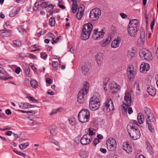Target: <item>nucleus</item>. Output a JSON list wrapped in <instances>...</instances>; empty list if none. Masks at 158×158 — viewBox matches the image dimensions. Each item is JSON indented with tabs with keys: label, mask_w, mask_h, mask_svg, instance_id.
Returning a JSON list of instances; mask_svg holds the SVG:
<instances>
[{
	"label": "nucleus",
	"mask_w": 158,
	"mask_h": 158,
	"mask_svg": "<svg viewBox=\"0 0 158 158\" xmlns=\"http://www.w3.org/2000/svg\"><path fill=\"white\" fill-rule=\"evenodd\" d=\"M114 107V105L112 100L110 99H108L105 103L103 109L108 111H110L113 110Z\"/></svg>",
	"instance_id": "obj_12"
},
{
	"label": "nucleus",
	"mask_w": 158,
	"mask_h": 158,
	"mask_svg": "<svg viewBox=\"0 0 158 158\" xmlns=\"http://www.w3.org/2000/svg\"><path fill=\"white\" fill-rule=\"evenodd\" d=\"M84 6L83 5H81V6H80L78 8V11L79 12L81 11V12H84Z\"/></svg>",
	"instance_id": "obj_46"
},
{
	"label": "nucleus",
	"mask_w": 158,
	"mask_h": 158,
	"mask_svg": "<svg viewBox=\"0 0 158 158\" xmlns=\"http://www.w3.org/2000/svg\"><path fill=\"white\" fill-rule=\"evenodd\" d=\"M58 62L56 61H53L52 63V66L54 68H56L58 66Z\"/></svg>",
	"instance_id": "obj_51"
},
{
	"label": "nucleus",
	"mask_w": 158,
	"mask_h": 158,
	"mask_svg": "<svg viewBox=\"0 0 158 158\" xmlns=\"http://www.w3.org/2000/svg\"><path fill=\"white\" fill-rule=\"evenodd\" d=\"M147 91L148 94L152 96H154L156 94V90L154 88L151 87L147 88Z\"/></svg>",
	"instance_id": "obj_27"
},
{
	"label": "nucleus",
	"mask_w": 158,
	"mask_h": 158,
	"mask_svg": "<svg viewBox=\"0 0 158 158\" xmlns=\"http://www.w3.org/2000/svg\"><path fill=\"white\" fill-rule=\"evenodd\" d=\"M69 124L72 126H74L76 124V120L74 118H71L69 119Z\"/></svg>",
	"instance_id": "obj_40"
},
{
	"label": "nucleus",
	"mask_w": 158,
	"mask_h": 158,
	"mask_svg": "<svg viewBox=\"0 0 158 158\" xmlns=\"http://www.w3.org/2000/svg\"><path fill=\"white\" fill-rule=\"evenodd\" d=\"M48 7L50 8V10H52L53 9L54 6L52 4H49L48 5L47 7Z\"/></svg>",
	"instance_id": "obj_58"
},
{
	"label": "nucleus",
	"mask_w": 158,
	"mask_h": 158,
	"mask_svg": "<svg viewBox=\"0 0 158 158\" xmlns=\"http://www.w3.org/2000/svg\"><path fill=\"white\" fill-rule=\"evenodd\" d=\"M86 152H81L79 153V155L80 157L82 158H85L86 156L85 155H83V154L85 155Z\"/></svg>",
	"instance_id": "obj_50"
},
{
	"label": "nucleus",
	"mask_w": 158,
	"mask_h": 158,
	"mask_svg": "<svg viewBox=\"0 0 158 158\" xmlns=\"http://www.w3.org/2000/svg\"><path fill=\"white\" fill-rule=\"evenodd\" d=\"M30 69L28 66H27L25 70V73L27 75L29 76L30 74Z\"/></svg>",
	"instance_id": "obj_45"
},
{
	"label": "nucleus",
	"mask_w": 158,
	"mask_h": 158,
	"mask_svg": "<svg viewBox=\"0 0 158 158\" xmlns=\"http://www.w3.org/2000/svg\"><path fill=\"white\" fill-rule=\"evenodd\" d=\"M137 119L139 123V124H143L144 121V116L141 113H139L138 114Z\"/></svg>",
	"instance_id": "obj_28"
},
{
	"label": "nucleus",
	"mask_w": 158,
	"mask_h": 158,
	"mask_svg": "<svg viewBox=\"0 0 158 158\" xmlns=\"http://www.w3.org/2000/svg\"><path fill=\"white\" fill-rule=\"evenodd\" d=\"M15 135L14 133H13L11 131H8L6 133V135L8 136H10L12 134Z\"/></svg>",
	"instance_id": "obj_54"
},
{
	"label": "nucleus",
	"mask_w": 158,
	"mask_h": 158,
	"mask_svg": "<svg viewBox=\"0 0 158 158\" xmlns=\"http://www.w3.org/2000/svg\"><path fill=\"white\" fill-rule=\"evenodd\" d=\"M19 32L22 35L23 34L24 32L23 29L22 28H19L18 29Z\"/></svg>",
	"instance_id": "obj_64"
},
{
	"label": "nucleus",
	"mask_w": 158,
	"mask_h": 158,
	"mask_svg": "<svg viewBox=\"0 0 158 158\" xmlns=\"http://www.w3.org/2000/svg\"><path fill=\"white\" fill-rule=\"evenodd\" d=\"M95 59L99 67L101 66L103 59L102 54L100 52L97 53L95 55Z\"/></svg>",
	"instance_id": "obj_17"
},
{
	"label": "nucleus",
	"mask_w": 158,
	"mask_h": 158,
	"mask_svg": "<svg viewBox=\"0 0 158 158\" xmlns=\"http://www.w3.org/2000/svg\"><path fill=\"white\" fill-rule=\"evenodd\" d=\"M6 114L8 115H10L11 114V112L10 110L9 109H7L6 110Z\"/></svg>",
	"instance_id": "obj_63"
},
{
	"label": "nucleus",
	"mask_w": 158,
	"mask_h": 158,
	"mask_svg": "<svg viewBox=\"0 0 158 158\" xmlns=\"http://www.w3.org/2000/svg\"><path fill=\"white\" fill-rule=\"evenodd\" d=\"M127 72L128 77L130 79L133 78L135 76V74L133 68L132 67L129 66L127 68Z\"/></svg>",
	"instance_id": "obj_19"
},
{
	"label": "nucleus",
	"mask_w": 158,
	"mask_h": 158,
	"mask_svg": "<svg viewBox=\"0 0 158 158\" xmlns=\"http://www.w3.org/2000/svg\"><path fill=\"white\" fill-rule=\"evenodd\" d=\"M147 148L149 151H151L152 150V146L149 143H147Z\"/></svg>",
	"instance_id": "obj_47"
},
{
	"label": "nucleus",
	"mask_w": 158,
	"mask_h": 158,
	"mask_svg": "<svg viewBox=\"0 0 158 158\" xmlns=\"http://www.w3.org/2000/svg\"><path fill=\"white\" fill-rule=\"evenodd\" d=\"M20 71L21 69L19 67H17L15 71V72L18 74H19L20 73Z\"/></svg>",
	"instance_id": "obj_53"
},
{
	"label": "nucleus",
	"mask_w": 158,
	"mask_h": 158,
	"mask_svg": "<svg viewBox=\"0 0 158 158\" xmlns=\"http://www.w3.org/2000/svg\"><path fill=\"white\" fill-rule=\"evenodd\" d=\"M100 151L103 153H106V150L105 148H101Z\"/></svg>",
	"instance_id": "obj_61"
},
{
	"label": "nucleus",
	"mask_w": 158,
	"mask_h": 158,
	"mask_svg": "<svg viewBox=\"0 0 158 158\" xmlns=\"http://www.w3.org/2000/svg\"><path fill=\"white\" fill-rule=\"evenodd\" d=\"M93 28L92 24L90 23L84 25L81 36L83 40H85L89 38Z\"/></svg>",
	"instance_id": "obj_5"
},
{
	"label": "nucleus",
	"mask_w": 158,
	"mask_h": 158,
	"mask_svg": "<svg viewBox=\"0 0 158 158\" xmlns=\"http://www.w3.org/2000/svg\"><path fill=\"white\" fill-rule=\"evenodd\" d=\"M140 83V81H137L135 82L134 87L137 90H139V86Z\"/></svg>",
	"instance_id": "obj_38"
},
{
	"label": "nucleus",
	"mask_w": 158,
	"mask_h": 158,
	"mask_svg": "<svg viewBox=\"0 0 158 158\" xmlns=\"http://www.w3.org/2000/svg\"><path fill=\"white\" fill-rule=\"evenodd\" d=\"M79 0H72L73 2L72 6V11L73 13H75L77 11L78 8L77 2Z\"/></svg>",
	"instance_id": "obj_22"
},
{
	"label": "nucleus",
	"mask_w": 158,
	"mask_h": 158,
	"mask_svg": "<svg viewBox=\"0 0 158 158\" xmlns=\"http://www.w3.org/2000/svg\"><path fill=\"white\" fill-rule=\"evenodd\" d=\"M127 129L132 139L136 140L140 138L141 134L139 130L137 127H134L132 124H129L127 126Z\"/></svg>",
	"instance_id": "obj_2"
},
{
	"label": "nucleus",
	"mask_w": 158,
	"mask_h": 158,
	"mask_svg": "<svg viewBox=\"0 0 158 158\" xmlns=\"http://www.w3.org/2000/svg\"><path fill=\"white\" fill-rule=\"evenodd\" d=\"M27 98H28L30 101H31L33 102H37L38 100H36L34 97L31 96H28L27 97Z\"/></svg>",
	"instance_id": "obj_42"
},
{
	"label": "nucleus",
	"mask_w": 158,
	"mask_h": 158,
	"mask_svg": "<svg viewBox=\"0 0 158 158\" xmlns=\"http://www.w3.org/2000/svg\"><path fill=\"white\" fill-rule=\"evenodd\" d=\"M6 73L5 69L3 68V70L0 71V79L6 80L9 78L6 77Z\"/></svg>",
	"instance_id": "obj_29"
},
{
	"label": "nucleus",
	"mask_w": 158,
	"mask_h": 158,
	"mask_svg": "<svg viewBox=\"0 0 158 158\" xmlns=\"http://www.w3.org/2000/svg\"><path fill=\"white\" fill-rule=\"evenodd\" d=\"M144 112L146 115L147 118H149L154 116L153 114L151 112V110L148 108L145 107L144 110Z\"/></svg>",
	"instance_id": "obj_24"
},
{
	"label": "nucleus",
	"mask_w": 158,
	"mask_h": 158,
	"mask_svg": "<svg viewBox=\"0 0 158 158\" xmlns=\"http://www.w3.org/2000/svg\"><path fill=\"white\" fill-rule=\"evenodd\" d=\"M100 140L98 138H95L93 142V143L94 145L95 146H96L97 144L99 142Z\"/></svg>",
	"instance_id": "obj_49"
},
{
	"label": "nucleus",
	"mask_w": 158,
	"mask_h": 158,
	"mask_svg": "<svg viewBox=\"0 0 158 158\" xmlns=\"http://www.w3.org/2000/svg\"><path fill=\"white\" fill-rule=\"evenodd\" d=\"M101 15V10L98 8H95L91 11L89 17L93 20H96L99 19Z\"/></svg>",
	"instance_id": "obj_9"
},
{
	"label": "nucleus",
	"mask_w": 158,
	"mask_h": 158,
	"mask_svg": "<svg viewBox=\"0 0 158 158\" xmlns=\"http://www.w3.org/2000/svg\"><path fill=\"white\" fill-rule=\"evenodd\" d=\"M123 149L128 153H129L132 152V149L131 148L129 144L127 143H126L123 146Z\"/></svg>",
	"instance_id": "obj_26"
},
{
	"label": "nucleus",
	"mask_w": 158,
	"mask_h": 158,
	"mask_svg": "<svg viewBox=\"0 0 158 158\" xmlns=\"http://www.w3.org/2000/svg\"><path fill=\"white\" fill-rule=\"evenodd\" d=\"M29 145V143L28 142H26L20 144L19 146V147L21 150H23L27 148Z\"/></svg>",
	"instance_id": "obj_35"
},
{
	"label": "nucleus",
	"mask_w": 158,
	"mask_h": 158,
	"mask_svg": "<svg viewBox=\"0 0 158 158\" xmlns=\"http://www.w3.org/2000/svg\"><path fill=\"white\" fill-rule=\"evenodd\" d=\"M46 81L47 83L49 84L52 83L51 80L49 78H46Z\"/></svg>",
	"instance_id": "obj_57"
},
{
	"label": "nucleus",
	"mask_w": 158,
	"mask_h": 158,
	"mask_svg": "<svg viewBox=\"0 0 158 158\" xmlns=\"http://www.w3.org/2000/svg\"><path fill=\"white\" fill-rule=\"evenodd\" d=\"M146 123L149 130L151 132L154 131V127L156 125V119L154 116L147 118Z\"/></svg>",
	"instance_id": "obj_8"
},
{
	"label": "nucleus",
	"mask_w": 158,
	"mask_h": 158,
	"mask_svg": "<svg viewBox=\"0 0 158 158\" xmlns=\"http://www.w3.org/2000/svg\"><path fill=\"white\" fill-rule=\"evenodd\" d=\"M29 56L30 58L33 59H35L36 58V56L35 55L32 54H30Z\"/></svg>",
	"instance_id": "obj_59"
},
{
	"label": "nucleus",
	"mask_w": 158,
	"mask_h": 158,
	"mask_svg": "<svg viewBox=\"0 0 158 158\" xmlns=\"http://www.w3.org/2000/svg\"><path fill=\"white\" fill-rule=\"evenodd\" d=\"M31 86L35 89L36 88L38 87L37 81L35 80H32L30 81Z\"/></svg>",
	"instance_id": "obj_34"
},
{
	"label": "nucleus",
	"mask_w": 158,
	"mask_h": 158,
	"mask_svg": "<svg viewBox=\"0 0 158 158\" xmlns=\"http://www.w3.org/2000/svg\"><path fill=\"white\" fill-rule=\"evenodd\" d=\"M61 109H57L53 110L52 112L50 113V115H52L54 114H56L60 112L61 111Z\"/></svg>",
	"instance_id": "obj_39"
},
{
	"label": "nucleus",
	"mask_w": 158,
	"mask_h": 158,
	"mask_svg": "<svg viewBox=\"0 0 158 158\" xmlns=\"http://www.w3.org/2000/svg\"><path fill=\"white\" fill-rule=\"evenodd\" d=\"M48 3L45 2H43L41 4V6L42 8L47 7Z\"/></svg>",
	"instance_id": "obj_48"
},
{
	"label": "nucleus",
	"mask_w": 158,
	"mask_h": 158,
	"mask_svg": "<svg viewBox=\"0 0 158 158\" xmlns=\"http://www.w3.org/2000/svg\"><path fill=\"white\" fill-rule=\"evenodd\" d=\"M139 54L140 57L144 60L151 59L152 54L148 50L143 49L140 51Z\"/></svg>",
	"instance_id": "obj_10"
},
{
	"label": "nucleus",
	"mask_w": 158,
	"mask_h": 158,
	"mask_svg": "<svg viewBox=\"0 0 158 158\" xmlns=\"http://www.w3.org/2000/svg\"><path fill=\"white\" fill-rule=\"evenodd\" d=\"M89 134H88V135H89V137L90 138L91 137H90V136H92L93 135H94V133L93 132V131H92L90 130V129H89Z\"/></svg>",
	"instance_id": "obj_55"
},
{
	"label": "nucleus",
	"mask_w": 158,
	"mask_h": 158,
	"mask_svg": "<svg viewBox=\"0 0 158 158\" xmlns=\"http://www.w3.org/2000/svg\"><path fill=\"white\" fill-rule=\"evenodd\" d=\"M92 140V139L89 137L88 134L84 135L81 138L80 142L83 145H86L89 144Z\"/></svg>",
	"instance_id": "obj_13"
},
{
	"label": "nucleus",
	"mask_w": 158,
	"mask_h": 158,
	"mask_svg": "<svg viewBox=\"0 0 158 158\" xmlns=\"http://www.w3.org/2000/svg\"><path fill=\"white\" fill-rule=\"evenodd\" d=\"M60 39V37H57L55 40H53V41L52 42V44L54 43H56L58 42V41L59 39Z\"/></svg>",
	"instance_id": "obj_60"
},
{
	"label": "nucleus",
	"mask_w": 158,
	"mask_h": 158,
	"mask_svg": "<svg viewBox=\"0 0 158 158\" xmlns=\"http://www.w3.org/2000/svg\"><path fill=\"white\" fill-rule=\"evenodd\" d=\"M104 34L103 30H102L101 32L95 30L94 31L92 37L94 40H98L103 37Z\"/></svg>",
	"instance_id": "obj_14"
},
{
	"label": "nucleus",
	"mask_w": 158,
	"mask_h": 158,
	"mask_svg": "<svg viewBox=\"0 0 158 158\" xmlns=\"http://www.w3.org/2000/svg\"><path fill=\"white\" fill-rule=\"evenodd\" d=\"M56 127L55 126H52L50 128V132L52 136L56 134Z\"/></svg>",
	"instance_id": "obj_32"
},
{
	"label": "nucleus",
	"mask_w": 158,
	"mask_h": 158,
	"mask_svg": "<svg viewBox=\"0 0 158 158\" xmlns=\"http://www.w3.org/2000/svg\"><path fill=\"white\" fill-rule=\"evenodd\" d=\"M82 73L86 76H89L90 74L89 69L86 65L83 66L81 68Z\"/></svg>",
	"instance_id": "obj_25"
},
{
	"label": "nucleus",
	"mask_w": 158,
	"mask_h": 158,
	"mask_svg": "<svg viewBox=\"0 0 158 158\" xmlns=\"http://www.w3.org/2000/svg\"><path fill=\"white\" fill-rule=\"evenodd\" d=\"M111 39V38L110 36L108 35L107 38L103 40L100 42V45L102 47H106L110 43Z\"/></svg>",
	"instance_id": "obj_18"
},
{
	"label": "nucleus",
	"mask_w": 158,
	"mask_h": 158,
	"mask_svg": "<svg viewBox=\"0 0 158 158\" xmlns=\"http://www.w3.org/2000/svg\"><path fill=\"white\" fill-rule=\"evenodd\" d=\"M20 111L22 113H26L27 114H28L29 113H31L32 114H35V111L33 110H29L28 111H25L23 110H20Z\"/></svg>",
	"instance_id": "obj_43"
},
{
	"label": "nucleus",
	"mask_w": 158,
	"mask_h": 158,
	"mask_svg": "<svg viewBox=\"0 0 158 158\" xmlns=\"http://www.w3.org/2000/svg\"><path fill=\"white\" fill-rule=\"evenodd\" d=\"M40 56L42 58L46 60L47 57V55L44 52H42L40 53Z\"/></svg>",
	"instance_id": "obj_44"
},
{
	"label": "nucleus",
	"mask_w": 158,
	"mask_h": 158,
	"mask_svg": "<svg viewBox=\"0 0 158 158\" xmlns=\"http://www.w3.org/2000/svg\"><path fill=\"white\" fill-rule=\"evenodd\" d=\"M19 9L18 8H15L10 12V17H13L17 14L19 11Z\"/></svg>",
	"instance_id": "obj_31"
},
{
	"label": "nucleus",
	"mask_w": 158,
	"mask_h": 158,
	"mask_svg": "<svg viewBox=\"0 0 158 158\" xmlns=\"http://www.w3.org/2000/svg\"><path fill=\"white\" fill-rule=\"evenodd\" d=\"M121 42V39L120 37H118L114 40L112 42L111 47L112 48H116L118 47Z\"/></svg>",
	"instance_id": "obj_20"
},
{
	"label": "nucleus",
	"mask_w": 158,
	"mask_h": 158,
	"mask_svg": "<svg viewBox=\"0 0 158 158\" xmlns=\"http://www.w3.org/2000/svg\"><path fill=\"white\" fill-rule=\"evenodd\" d=\"M48 37L51 40H53L55 38L54 35L50 32L48 33Z\"/></svg>",
	"instance_id": "obj_41"
},
{
	"label": "nucleus",
	"mask_w": 158,
	"mask_h": 158,
	"mask_svg": "<svg viewBox=\"0 0 158 158\" xmlns=\"http://www.w3.org/2000/svg\"><path fill=\"white\" fill-rule=\"evenodd\" d=\"M49 25L51 27H53L55 24V19L54 17H52L49 20Z\"/></svg>",
	"instance_id": "obj_33"
},
{
	"label": "nucleus",
	"mask_w": 158,
	"mask_h": 158,
	"mask_svg": "<svg viewBox=\"0 0 158 158\" xmlns=\"http://www.w3.org/2000/svg\"><path fill=\"white\" fill-rule=\"evenodd\" d=\"M150 69L149 64L146 63H142L140 66V71L143 73H146Z\"/></svg>",
	"instance_id": "obj_16"
},
{
	"label": "nucleus",
	"mask_w": 158,
	"mask_h": 158,
	"mask_svg": "<svg viewBox=\"0 0 158 158\" xmlns=\"http://www.w3.org/2000/svg\"><path fill=\"white\" fill-rule=\"evenodd\" d=\"M83 14L84 12H81V11H78L77 15V19L79 20L81 19L83 16Z\"/></svg>",
	"instance_id": "obj_36"
},
{
	"label": "nucleus",
	"mask_w": 158,
	"mask_h": 158,
	"mask_svg": "<svg viewBox=\"0 0 158 158\" xmlns=\"http://www.w3.org/2000/svg\"><path fill=\"white\" fill-rule=\"evenodd\" d=\"M120 15L123 19H126L127 18V15L123 13H120Z\"/></svg>",
	"instance_id": "obj_52"
},
{
	"label": "nucleus",
	"mask_w": 158,
	"mask_h": 158,
	"mask_svg": "<svg viewBox=\"0 0 158 158\" xmlns=\"http://www.w3.org/2000/svg\"><path fill=\"white\" fill-rule=\"evenodd\" d=\"M131 99L130 94L128 92H125L123 101L122 112L124 114L127 113V109L129 114H130L133 112L131 107H129L131 105Z\"/></svg>",
	"instance_id": "obj_1"
},
{
	"label": "nucleus",
	"mask_w": 158,
	"mask_h": 158,
	"mask_svg": "<svg viewBox=\"0 0 158 158\" xmlns=\"http://www.w3.org/2000/svg\"><path fill=\"white\" fill-rule=\"evenodd\" d=\"M20 108L21 109H25L27 108H31L33 107V106L30 104L28 103H21L19 105Z\"/></svg>",
	"instance_id": "obj_23"
},
{
	"label": "nucleus",
	"mask_w": 158,
	"mask_h": 158,
	"mask_svg": "<svg viewBox=\"0 0 158 158\" xmlns=\"http://www.w3.org/2000/svg\"><path fill=\"white\" fill-rule=\"evenodd\" d=\"M120 86L117 85L115 82H114L112 84L110 87V90L111 92L116 93L120 89Z\"/></svg>",
	"instance_id": "obj_21"
},
{
	"label": "nucleus",
	"mask_w": 158,
	"mask_h": 158,
	"mask_svg": "<svg viewBox=\"0 0 158 158\" xmlns=\"http://www.w3.org/2000/svg\"><path fill=\"white\" fill-rule=\"evenodd\" d=\"M138 21L136 19L130 21L128 25L127 31L131 36L135 37L137 35L138 29Z\"/></svg>",
	"instance_id": "obj_3"
},
{
	"label": "nucleus",
	"mask_w": 158,
	"mask_h": 158,
	"mask_svg": "<svg viewBox=\"0 0 158 158\" xmlns=\"http://www.w3.org/2000/svg\"><path fill=\"white\" fill-rule=\"evenodd\" d=\"M17 152V154L19 155L22 157H24L26 156L25 154L23 152H21L19 151V152Z\"/></svg>",
	"instance_id": "obj_56"
},
{
	"label": "nucleus",
	"mask_w": 158,
	"mask_h": 158,
	"mask_svg": "<svg viewBox=\"0 0 158 158\" xmlns=\"http://www.w3.org/2000/svg\"><path fill=\"white\" fill-rule=\"evenodd\" d=\"M89 118V112L87 109L82 110L78 114V118L81 123H84L88 122Z\"/></svg>",
	"instance_id": "obj_6"
},
{
	"label": "nucleus",
	"mask_w": 158,
	"mask_h": 158,
	"mask_svg": "<svg viewBox=\"0 0 158 158\" xmlns=\"http://www.w3.org/2000/svg\"><path fill=\"white\" fill-rule=\"evenodd\" d=\"M84 87L80 91L77 96V100L79 103H82L85 101L84 96L87 94L89 89V84L87 81L83 83Z\"/></svg>",
	"instance_id": "obj_4"
},
{
	"label": "nucleus",
	"mask_w": 158,
	"mask_h": 158,
	"mask_svg": "<svg viewBox=\"0 0 158 158\" xmlns=\"http://www.w3.org/2000/svg\"><path fill=\"white\" fill-rule=\"evenodd\" d=\"M100 102L98 99L95 96H93L90 99L89 106L92 110H95L98 109L100 106Z\"/></svg>",
	"instance_id": "obj_7"
},
{
	"label": "nucleus",
	"mask_w": 158,
	"mask_h": 158,
	"mask_svg": "<svg viewBox=\"0 0 158 158\" xmlns=\"http://www.w3.org/2000/svg\"><path fill=\"white\" fill-rule=\"evenodd\" d=\"M106 143L108 149L110 150L114 149L116 146L115 140L112 138L108 139L106 140Z\"/></svg>",
	"instance_id": "obj_11"
},
{
	"label": "nucleus",
	"mask_w": 158,
	"mask_h": 158,
	"mask_svg": "<svg viewBox=\"0 0 158 158\" xmlns=\"http://www.w3.org/2000/svg\"><path fill=\"white\" fill-rule=\"evenodd\" d=\"M145 32L144 31L141 32L140 36L139 37L137 42V45L139 46H143L145 43Z\"/></svg>",
	"instance_id": "obj_15"
},
{
	"label": "nucleus",
	"mask_w": 158,
	"mask_h": 158,
	"mask_svg": "<svg viewBox=\"0 0 158 158\" xmlns=\"http://www.w3.org/2000/svg\"><path fill=\"white\" fill-rule=\"evenodd\" d=\"M60 126L62 129H64L66 128L65 125L63 123H61L60 124Z\"/></svg>",
	"instance_id": "obj_62"
},
{
	"label": "nucleus",
	"mask_w": 158,
	"mask_h": 158,
	"mask_svg": "<svg viewBox=\"0 0 158 158\" xmlns=\"http://www.w3.org/2000/svg\"><path fill=\"white\" fill-rule=\"evenodd\" d=\"M10 34V32L6 30H0V35L2 37H7Z\"/></svg>",
	"instance_id": "obj_30"
},
{
	"label": "nucleus",
	"mask_w": 158,
	"mask_h": 158,
	"mask_svg": "<svg viewBox=\"0 0 158 158\" xmlns=\"http://www.w3.org/2000/svg\"><path fill=\"white\" fill-rule=\"evenodd\" d=\"M13 44L14 45L17 47L20 46L21 44V42L18 40H16L13 41Z\"/></svg>",
	"instance_id": "obj_37"
}]
</instances>
